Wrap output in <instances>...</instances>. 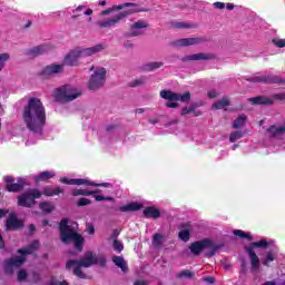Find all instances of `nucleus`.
<instances>
[{
	"label": "nucleus",
	"instance_id": "nucleus-33",
	"mask_svg": "<svg viewBox=\"0 0 285 285\" xmlns=\"http://www.w3.org/2000/svg\"><path fill=\"white\" fill-rule=\"evenodd\" d=\"M248 118L246 117V115L242 114L239 115L233 122L232 128H234L235 130L243 128V126L246 125V120Z\"/></svg>",
	"mask_w": 285,
	"mask_h": 285
},
{
	"label": "nucleus",
	"instance_id": "nucleus-14",
	"mask_svg": "<svg viewBox=\"0 0 285 285\" xmlns=\"http://www.w3.org/2000/svg\"><path fill=\"white\" fill-rule=\"evenodd\" d=\"M247 81L252 83H278V86L285 83V79L277 76H256L247 78Z\"/></svg>",
	"mask_w": 285,
	"mask_h": 285
},
{
	"label": "nucleus",
	"instance_id": "nucleus-4",
	"mask_svg": "<svg viewBox=\"0 0 285 285\" xmlns=\"http://www.w3.org/2000/svg\"><path fill=\"white\" fill-rule=\"evenodd\" d=\"M106 50V46L98 43L94 47L81 48L77 47L76 49L70 50L63 59L62 66H79V59H83L86 57H92V55H97Z\"/></svg>",
	"mask_w": 285,
	"mask_h": 285
},
{
	"label": "nucleus",
	"instance_id": "nucleus-23",
	"mask_svg": "<svg viewBox=\"0 0 285 285\" xmlns=\"http://www.w3.org/2000/svg\"><path fill=\"white\" fill-rule=\"evenodd\" d=\"M210 59H213V55L200 52V53L185 56L181 58V61H208Z\"/></svg>",
	"mask_w": 285,
	"mask_h": 285
},
{
	"label": "nucleus",
	"instance_id": "nucleus-6",
	"mask_svg": "<svg viewBox=\"0 0 285 285\" xmlns=\"http://www.w3.org/2000/svg\"><path fill=\"white\" fill-rule=\"evenodd\" d=\"M222 246L223 245L216 244L210 238H204L202 240L191 243L189 245V250L195 255V257H199V255H202L206 248H209L210 250L205 253V257H215Z\"/></svg>",
	"mask_w": 285,
	"mask_h": 285
},
{
	"label": "nucleus",
	"instance_id": "nucleus-20",
	"mask_svg": "<svg viewBox=\"0 0 285 285\" xmlns=\"http://www.w3.org/2000/svg\"><path fill=\"white\" fill-rule=\"evenodd\" d=\"M144 28H148V23L139 20L130 26V30L125 33L126 39H131V37H140L144 35Z\"/></svg>",
	"mask_w": 285,
	"mask_h": 285
},
{
	"label": "nucleus",
	"instance_id": "nucleus-32",
	"mask_svg": "<svg viewBox=\"0 0 285 285\" xmlns=\"http://www.w3.org/2000/svg\"><path fill=\"white\" fill-rule=\"evenodd\" d=\"M178 237L179 239H181V242H189L190 240V227H188V225H181V229L178 233Z\"/></svg>",
	"mask_w": 285,
	"mask_h": 285
},
{
	"label": "nucleus",
	"instance_id": "nucleus-19",
	"mask_svg": "<svg viewBox=\"0 0 285 285\" xmlns=\"http://www.w3.org/2000/svg\"><path fill=\"white\" fill-rule=\"evenodd\" d=\"M52 50V47L48 43L39 45L37 47H33L31 49H27L24 51V55L27 57H30L31 59H35V57H40V55H46V52H50Z\"/></svg>",
	"mask_w": 285,
	"mask_h": 285
},
{
	"label": "nucleus",
	"instance_id": "nucleus-34",
	"mask_svg": "<svg viewBox=\"0 0 285 285\" xmlns=\"http://www.w3.org/2000/svg\"><path fill=\"white\" fill-rule=\"evenodd\" d=\"M52 177H55V173L41 171L38 176L35 177V181H48V179H52Z\"/></svg>",
	"mask_w": 285,
	"mask_h": 285
},
{
	"label": "nucleus",
	"instance_id": "nucleus-62",
	"mask_svg": "<svg viewBox=\"0 0 285 285\" xmlns=\"http://www.w3.org/2000/svg\"><path fill=\"white\" fill-rule=\"evenodd\" d=\"M29 230H30V233H35L37 230V227L33 224H31L29 226Z\"/></svg>",
	"mask_w": 285,
	"mask_h": 285
},
{
	"label": "nucleus",
	"instance_id": "nucleus-45",
	"mask_svg": "<svg viewBox=\"0 0 285 285\" xmlns=\"http://www.w3.org/2000/svg\"><path fill=\"white\" fill-rule=\"evenodd\" d=\"M112 247L116 253H121V250H124V243H121L119 239H115Z\"/></svg>",
	"mask_w": 285,
	"mask_h": 285
},
{
	"label": "nucleus",
	"instance_id": "nucleus-53",
	"mask_svg": "<svg viewBox=\"0 0 285 285\" xmlns=\"http://www.w3.org/2000/svg\"><path fill=\"white\" fill-rule=\"evenodd\" d=\"M214 8H217L218 10H224L226 8V4L224 2H215Z\"/></svg>",
	"mask_w": 285,
	"mask_h": 285
},
{
	"label": "nucleus",
	"instance_id": "nucleus-1",
	"mask_svg": "<svg viewBox=\"0 0 285 285\" xmlns=\"http://www.w3.org/2000/svg\"><path fill=\"white\" fill-rule=\"evenodd\" d=\"M22 121L30 135L36 139H28L26 146H32V144L46 139V132L43 131V128H46V107H43V102L39 98L29 99L22 111Z\"/></svg>",
	"mask_w": 285,
	"mask_h": 285
},
{
	"label": "nucleus",
	"instance_id": "nucleus-43",
	"mask_svg": "<svg viewBox=\"0 0 285 285\" xmlns=\"http://www.w3.org/2000/svg\"><path fill=\"white\" fill-rule=\"evenodd\" d=\"M242 137H244L243 131H234L229 135V141L230 144H235V141H237L238 139H242Z\"/></svg>",
	"mask_w": 285,
	"mask_h": 285
},
{
	"label": "nucleus",
	"instance_id": "nucleus-36",
	"mask_svg": "<svg viewBox=\"0 0 285 285\" xmlns=\"http://www.w3.org/2000/svg\"><path fill=\"white\" fill-rule=\"evenodd\" d=\"M164 66V62H148L142 66V70L145 72H153V70H157Z\"/></svg>",
	"mask_w": 285,
	"mask_h": 285
},
{
	"label": "nucleus",
	"instance_id": "nucleus-8",
	"mask_svg": "<svg viewBox=\"0 0 285 285\" xmlns=\"http://www.w3.org/2000/svg\"><path fill=\"white\" fill-rule=\"evenodd\" d=\"M132 12H141V9L135 8L129 10H122L111 18L97 21L96 24H98L99 28H115V26H117L119 21H121L122 19H126V17H128L129 14H132Z\"/></svg>",
	"mask_w": 285,
	"mask_h": 285
},
{
	"label": "nucleus",
	"instance_id": "nucleus-21",
	"mask_svg": "<svg viewBox=\"0 0 285 285\" xmlns=\"http://www.w3.org/2000/svg\"><path fill=\"white\" fill-rule=\"evenodd\" d=\"M63 72V65H55V63H51V65H48L47 67H45L40 75L42 77H52V75H59Z\"/></svg>",
	"mask_w": 285,
	"mask_h": 285
},
{
	"label": "nucleus",
	"instance_id": "nucleus-10",
	"mask_svg": "<svg viewBox=\"0 0 285 285\" xmlns=\"http://www.w3.org/2000/svg\"><path fill=\"white\" fill-rule=\"evenodd\" d=\"M106 83V68H97L91 75L88 83L89 90H99Z\"/></svg>",
	"mask_w": 285,
	"mask_h": 285
},
{
	"label": "nucleus",
	"instance_id": "nucleus-38",
	"mask_svg": "<svg viewBox=\"0 0 285 285\" xmlns=\"http://www.w3.org/2000/svg\"><path fill=\"white\" fill-rule=\"evenodd\" d=\"M176 277L178 279H190L191 277H195V273H193L189 269H184L181 272H179Z\"/></svg>",
	"mask_w": 285,
	"mask_h": 285
},
{
	"label": "nucleus",
	"instance_id": "nucleus-2",
	"mask_svg": "<svg viewBox=\"0 0 285 285\" xmlns=\"http://www.w3.org/2000/svg\"><path fill=\"white\" fill-rule=\"evenodd\" d=\"M254 248H262L265 250V256L262 259L263 266H271V263L277 259V255L279 254V248L275 245V240L263 238L258 242H254L250 246L245 247V253H247L250 262V271L255 273L259 271V256L255 253Z\"/></svg>",
	"mask_w": 285,
	"mask_h": 285
},
{
	"label": "nucleus",
	"instance_id": "nucleus-61",
	"mask_svg": "<svg viewBox=\"0 0 285 285\" xmlns=\"http://www.w3.org/2000/svg\"><path fill=\"white\" fill-rule=\"evenodd\" d=\"M83 8H86L85 6H79L78 8H76L75 10H72V12H81V10H83Z\"/></svg>",
	"mask_w": 285,
	"mask_h": 285
},
{
	"label": "nucleus",
	"instance_id": "nucleus-48",
	"mask_svg": "<svg viewBox=\"0 0 285 285\" xmlns=\"http://www.w3.org/2000/svg\"><path fill=\"white\" fill-rule=\"evenodd\" d=\"M90 204H92V200L82 197L78 199L77 206H90Z\"/></svg>",
	"mask_w": 285,
	"mask_h": 285
},
{
	"label": "nucleus",
	"instance_id": "nucleus-44",
	"mask_svg": "<svg viewBox=\"0 0 285 285\" xmlns=\"http://www.w3.org/2000/svg\"><path fill=\"white\" fill-rule=\"evenodd\" d=\"M96 202H115V197L112 196H104V195H94Z\"/></svg>",
	"mask_w": 285,
	"mask_h": 285
},
{
	"label": "nucleus",
	"instance_id": "nucleus-12",
	"mask_svg": "<svg viewBox=\"0 0 285 285\" xmlns=\"http://www.w3.org/2000/svg\"><path fill=\"white\" fill-rule=\"evenodd\" d=\"M248 101L253 104V106H273L275 101H285V94H275L272 97L257 96L249 98Z\"/></svg>",
	"mask_w": 285,
	"mask_h": 285
},
{
	"label": "nucleus",
	"instance_id": "nucleus-47",
	"mask_svg": "<svg viewBox=\"0 0 285 285\" xmlns=\"http://www.w3.org/2000/svg\"><path fill=\"white\" fill-rule=\"evenodd\" d=\"M272 42L276 48H285V39L274 38Z\"/></svg>",
	"mask_w": 285,
	"mask_h": 285
},
{
	"label": "nucleus",
	"instance_id": "nucleus-9",
	"mask_svg": "<svg viewBox=\"0 0 285 285\" xmlns=\"http://www.w3.org/2000/svg\"><path fill=\"white\" fill-rule=\"evenodd\" d=\"M36 199H41V191L37 188L28 189L22 195L18 196V206L32 208V206L37 204Z\"/></svg>",
	"mask_w": 285,
	"mask_h": 285
},
{
	"label": "nucleus",
	"instance_id": "nucleus-5",
	"mask_svg": "<svg viewBox=\"0 0 285 285\" xmlns=\"http://www.w3.org/2000/svg\"><path fill=\"white\" fill-rule=\"evenodd\" d=\"M97 265V255L92 252H87L85 256L80 259H70L66 264L67 271L73 268V275L79 277L80 279H86V274L81 271V268H90V266Z\"/></svg>",
	"mask_w": 285,
	"mask_h": 285
},
{
	"label": "nucleus",
	"instance_id": "nucleus-64",
	"mask_svg": "<svg viewBox=\"0 0 285 285\" xmlns=\"http://www.w3.org/2000/svg\"><path fill=\"white\" fill-rule=\"evenodd\" d=\"M227 10H235V4L227 3Z\"/></svg>",
	"mask_w": 285,
	"mask_h": 285
},
{
	"label": "nucleus",
	"instance_id": "nucleus-35",
	"mask_svg": "<svg viewBox=\"0 0 285 285\" xmlns=\"http://www.w3.org/2000/svg\"><path fill=\"white\" fill-rule=\"evenodd\" d=\"M227 106H230V102L227 98H223L222 100L214 102L212 108L213 110H224V108H227Z\"/></svg>",
	"mask_w": 285,
	"mask_h": 285
},
{
	"label": "nucleus",
	"instance_id": "nucleus-25",
	"mask_svg": "<svg viewBox=\"0 0 285 285\" xmlns=\"http://www.w3.org/2000/svg\"><path fill=\"white\" fill-rule=\"evenodd\" d=\"M39 246H40L39 240H33L27 247L18 249L17 253L18 255H22V257H26V255H32V253H36V250H39Z\"/></svg>",
	"mask_w": 285,
	"mask_h": 285
},
{
	"label": "nucleus",
	"instance_id": "nucleus-18",
	"mask_svg": "<svg viewBox=\"0 0 285 285\" xmlns=\"http://www.w3.org/2000/svg\"><path fill=\"white\" fill-rule=\"evenodd\" d=\"M23 220L19 219L14 212H11L6 220V230H21Z\"/></svg>",
	"mask_w": 285,
	"mask_h": 285
},
{
	"label": "nucleus",
	"instance_id": "nucleus-16",
	"mask_svg": "<svg viewBox=\"0 0 285 285\" xmlns=\"http://www.w3.org/2000/svg\"><path fill=\"white\" fill-rule=\"evenodd\" d=\"M202 43H206V38L204 37H195V38H183L178 39L174 42L176 48H186L188 46H199Z\"/></svg>",
	"mask_w": 285,
	"mask_h": 285
},
{
	"label": "nucleus",
	"instance_id": "nucleus-28",
	"mask_svg": "<svg viewBox=\"0 0 285 285\" xmlns=\"http://www.w3.org/2000/svg\"><path fill=\"white\" fill-rule=\"evenodd\" d=\"M111 262H114L115 266L120 268V271L128 273V262H126L124 256H112Z\"/></svg>",
	"mask_w": 285,
	"mask_h": 285
},
{
	"label": "nucleus",
	"instance_id": "nucleus-59",
	"mask_svg": "<svg viewBox=\"0 0 285 285\" xmlns=\"http://www.w3.org/2000/svg\"><path fill=\"white\" fill-rule=\"evenodd\" d=\"M6 215H8V209H0V219H2V217H6Z\"/></svg>",
	"mask_w": 285,
	"mask_h": 285
},
{
	"label": "nucleus",
	"instance_id": "nucleus-17",
	"mask_svg": "<svg viewBox=\"0 0 285 285\" xmlns=\"http://www.w3.org/2000/svg\"><path fill=\"white\" fill-rule=\"evenodd\" d=\"M6 190L8 193H21L23 190V178H18V183H14V178L11 176H4Z\"/></svg>",
	"mask_w": 285,
	"mask_h": 285
},
{
	"label": "nucleus",
	"instance_id": "nucleus-39",
	"mask_svg": "<svg viewBox=\"0 0 285 285\" xmlns=\"http://www.w3.org/2000/svg\"><path fill=\"white\" fill-rule=\"evenodd\" d=\"M164 242V235L161 234H155L153 237V246H155V248H161L163 243Z\"/></svg>",
	"mask_w": 285,
	"mask_h": 285
},
{
	"label": "nucleus",
	"instance_id": "nucleus-42",
	"mask_svg": "<svg viewBox=\"0 0 285 285\" xmlns=\"http://www.w3.org/2000/svg\"><path fill=\"white\" fill-rule=\"evenodd\" d=\"M7 61H10V53L8 52L0 53V72L1 70H3V68H6Z\"/></svg>",
	"mask_w": 285,
	"mask_h": 285
},
{
	"label": "nucleus",
	"instance_id": "nucleus-37",
	"mask_svg": "<svg viewBox=\"0 0 285 285\" xmlns=\"http://www.w3.org/2000/svg\"><path fill=\"white\" fill-rule=\"evenodd\" d=\"M39 208L43 213H52V210H55V205L50 202H42L39 204Z\"/></svg>",
	"mask_w": 285,
	"mask_h": 285
},
{
	"label": "nucleus",
	"instance_id": "nucleus-3",
	"mask_svg": "<svg viewBox=\"0 0 285 285\" xmlns=\"http://www.w3.org/2000/svg\"><path fill=\"white\" fill-rule=\"evenodd\" d=\"M69 218H62L59 223V233L62 244H73L76 250H83V236L78 234L79 224L73 222L71 225Z\"/></svg>",
	"mask_w": 285,
	"mask_h": 285
},
{
	"label": "nucleus",
	"instance_id": "nucleus-29",
	"mask_svg": "<svg viewBox=\"0 0 285 285\" xmlns=\"http://www.w3.org/2000/svg\"><path fill=\"white\" fill-rule=\"evenodd\" d=\"M63 193V189L61 187H52V186H45L42 188V195L45 197H55V195H61Z\"/></svg>",
	"mask_w": 285,
	"mask_h": 285
},
{
	"label": "nucleus",
	"instance_id": "nucleus-55",
	"mask_svg": "<svg viewBox=\"0 0 285 285\" xmlns=\"http://www.w3.org/2000/svg\"><path fill=\"white\" fill-rule=\"evenodd\" d=\"M166 107L167 108H179V104H177V102H167Z\"/></svg>",
	"mask_w": 285,
	"mask_h": 285
},
{
	"label": "nucleus",
	"instance_id": "nucleus-24",
	"mask_svg": "<svg viewBox=\"0 0 285 285\" xmlns=\"http://www.w3.org/2000/svg\"><path fill=\"white\" fill-rule=\"evenodd\" d=\"M204 106V102H194L189 107H184L181 110V115H190L193 112L194 117H202V111L197 110V108Z\"/></svg>",
	"mask_w": 285,
	"mask_h": 285
},
{
	"label": "nucleus",
	"instance_id": "nucleus-46",
	"mask_svg": "<svg viewBox=\"0 0 285 285\" xmlns=\"http://www.w3.org/2000/svg\"><path fill=\"white\" fill-rule=\"evenodd\" d=\"M248 273V265L246 264V259L240 258V275H246Z\"/></svg>",
	"mask_w": 285,
	"mask_h": 285
},
{
	"label": "nucleus",
	"instance_id": "nucleus-30",
	"mask_svg": "<svg viewBox=\"0 0 285 285\" xmlns=\"http://www.w3.org/2000/svg\"><path fill=\"white\" fill-rule=\"evenodd\" d=\"M144 205H141L140 203H130L128 205L125 206H120L119 210L120 213H135L137 210H141Z\"/></svg>",
	"mask_w": 285,
	"mask_h": 285
},
{
	"label": "nucleus",
	"instance_id": "nucleus-15",
	"mask_svg": "<svg viewBox=\"0 0 285 285\" xmlns=\"http://www.w3.org/2000/svg\"><path fill=\"white\" fill-rule=\"evenodd\" d=\"M26 256H13L9 259L4 261V272L6 273H12L13 268H20V266H23L26 264Z\"/></svg>",
	"mask_w": 285,
	"mask_h": 285
},
{
	"label": "nucleus",
	"instance_id": "nucleus-49",
	"mask_svg": "<svg viewBox=\"0 0 285 285\" xmlns=\"http://www.w3.org/2000/svg\"><path fill=\"white\" fill-rule=\"evenodd\" d=\"M174 28L188 29V28H193V26L188 22H175Z\"/></svg>",
	"mask_w": 285,
	"mask_h": 285
},
{
	"label": "nucleus",
	"instance_id": "nucleus-31",
	"mask_svg": "<svg viewBox=\"0 0 285 285\" xmlns=\"http://www.w3.org/2000/svg\"><path fill=\"white\" fill-rule=\"evenodd\" d=\"M97 193H101V189H96V190H88V189H73L71 195L73 197H79V195H82L83 197H95Z\"/></svg>",
	"mask_w": 285,
	"mask_h": 285
},
{
	"label": "nucleus",
	"instance_id": "nucleus-41",
	"mask_svg": "<svg viewBox=\"0 0 285 285\" xmlns=\"http://www.w3.org/2000/svg\"><path fill=\"white\" fill-rule=\"evenodd\" d=\"M146 76H141L138 79L132 80L131 82H129L130 88H137V86H144V83H146Z\"/></svg>",
	"mask_w": 285,
	"mask_h": 285
},
{
	"label": "nucleus",
	"instance_id": "nucleus-11",
	"mask_svg": "<svg viewBox=\"0 0 285 285\" xmlns=\"http://www.w3.org/2000/svg\"><path fill=\"white\" fill-rule=\"evenodd\" d=\"M60 181L61 184H67L68 186H94L96 188H108L110 186V183L97 184L83 178L62 177Z\"/></svg>",
	"mask_w": 285,
	"mask_h": 285
},
{
	"label": "nucleus",
	"instance_id": "nucleus-50",
	"mask_svg": "<svg viewBox=\"0 0 285 285\" xmlns=\"http://www.w3.org/2000/svg\"><path fill=\"white\" fill-rule=\"evenodd\" d=\"M28 278V272L26 269H20L18 272V282H23Z\"/></svg>",
	"mask_w": 285,
	"mask_h": 285
},
{
	"label": "nucleus",
	"instance_id": "nucleus-7",
	"mask_svg": "<svg viewBox=\"0 0 285 285\" xmlns=\"http://www.w3.org/2000/svg\"><path fill=\"white\" fill-rule=\"evenodd\" d=\"M79 97H81V91L70 85H65L55 90L56 101H62L63 104L75 101Z\"/></svg>",
	"mask_w": 285,
	"mask_h": 285
},
{
	"label": "nucleus",
	"instance_id": "nucleus-52",
	"mask_svg": "<svg viewBox=\"0 0 285 285\" xmlns=\"http://www.w3.org/2000/svg\"><path fill=\"white\" fill-rule=\"evenodd\" d=\"M203 282H206V284H215V277L213 276H205L202 278Z\"/></svg>",
	"mask_w": 285,
	"mask_h": 285
},
{
	"label": "nucleus",
	"instance_id": "nucleus-57",
	"mask_svg": "<svg viewBox=\"0 0 285 285\" xmlns=\"http://www.w3.org/2000/svg\"><path fill=\"white\" fill-rule=\"evenodd\" d=\"M208 97H209V99H215V97H217V91H215V90L208 91Z\"/></svg>",
	"mask_w": 285,
	"mask_h": 285
},
{
	"label": "nucleus",
	"instance_id": "nucleus-27",
	"mask_svg": "<svg viewBox=\"0 0 285 285\" xmlns=\"http://www.w3.org/2000/svg\"><path fill=\"white\" fill-rule=\"evenodd\" d=\"M142 215L147 219H159L161 217V212L155 206H149L144 209Z\"/></svg>",
	"mask_w": 285,
	"mask_h": 285
},
{
	"label": "nucleus",
	"instance_id": "nucleus-56",
	"mask_svg": "<svg viewBox=\"0 0 285 285\" xmlns=\"http://www.w3.org/2000/svg\"><path fill=\"white\" fill-rule=\"evenodd\" d=\"M117 237H119V230L118 229H115L114 232H112V234L110 235V238L111 239H117Z\"/></svg>",
	"mask_w": 285,
	"mask_h": 285
},
{
	"label": "nucleus",
	"instance_id": "nucleus-54",
	"mask_svg": "<svg viewBox=\"0 0 285 285\" xmlns=\"http://www.w3.org/2000/svg\"><path fill=\"white\" fill-rule=\"evenodd\" d=\"M87 233L88 235H95V226L92 224L87 226Z\"/></svg>",
	"mask_w": 285,
	"mask_h": 285
},
{
	"label": "nucleus",
	"instance_id": "nucleus-51",
	"mask_svg": "<svg viewBox=\"0 0 285 285\" xmlns=\"http://www.w3.org/2000/svg\"><path fill=\"white\" fill-rule=\"evenodd\" d=\"M106 263V256H96V264H99L101 268H105Z\"/></svg>",
	"mask_w": 285,
	"mask_h": 285
},
{
	"label": "nucleus",
	"instance_id": "nucleus-60",
	"mask_svg": "<svg viewBox=\"0 0 285 285\" xmlns=\"http://www.w3.org/2000/svg\"><path fill=\"white\" fill-rule=\"evenodd\" d=\"M0 248H6V243L3 242V236L0 234Z\"/></svg>",
	"mask_w": 285,
	"mask_h": 285
},
{
	"label": "nucleus",
	"instance_id": "nucleus-58",
	"mask_svg": "<svg viewBox=\"0 0 285 285\" xmlns=\"http://www.w3.org/2000/svg\"><path fill=\"white\" fill-rule=\"evenodd\" d=\"M115 128H117V125H108L106 128L107 132H112L115 130Z\"/></svg>",
	"mask_w": 285,
	"mask_h": 285
},
{
	"label": "nucleus",
	"instance_id": "nucleus-26",
	"mask_svg": "<svg viewBox=\"0 0 285 285\" xmlns=\"http://www.w3.org/2000/svg\"><path fill=\"white\" fill-rule=\"evenodd\" d=\"M267 132L269 137L274 139H279L282 135H285V120H284V126L277 127L275 125H272L269 128H267Z\"/></svg>",
	"mask_w": 285,
	"mask_h": 285
},
{
	"label": "nucleus",
	"instance_id": "nucleus-13",
	"mask_svg": "<svg viewBox=\"0 0 285 285\" xmlns=\"http://www.w3.org/2000/svg\"><path fill=\"white\" fill-rule=\"evenodd\" d=\"M160 97L167 101H183L184 104H186V101H190V92L188 91L181 95L173 92L171 90H161Z\"/></svg>",
	"mask_w": 285,
	"mask_h": 285
},
{
	"label": "nucleus",
	"instance_id": "nucleus-40",
	"mask_svg": "<svg viewBox=\"0 0 285 285\" xmlns=\"http://www.w3.org/2000/svg\"><path fill=\"white\" fill-rule=\"evenodd\" d=\"M234 235L236 237H239L240 239H248V242H253V236L250 234H246L244 230L242 229H235L234 230Z\"/></svg>",
	"mask_w": 285,
	"mask_h": 285
},
{
	"label": "nucleus",
	"instance_id": "nucleus-63",
	"mask_svg": "<svg viewBox=\"0 0 285 285\" xmlns=\"http://www.w3.org/2000/svg\"><path fill=\"white\" fill-rule=\"evenodd\" d=\"M263 285H277V282L269 281V282H265Z\"/></svg>",
	"mask_w": 285,
	"mask_h": 285
},
{
	"label": "nucleus",
	"instance_id": "nucleus-22",
	"mask_svg": "<svg viewBox=\"0 0 285 285\" xmlns=\"http://www.w3.org/2000/svg\"><path fill=\"white\" fill-rule=\"evenodd\" d=\"M126 8H130V10H132L135 8H139V6L137 3L126 2V3L114 6L112 8H108L106 10L101 11V16L106 17V16L110 14L111 12H115V10H124Z\"/></svg>",
	"mask_w": 285,
	"mask_h": 285
}]
</instances>
